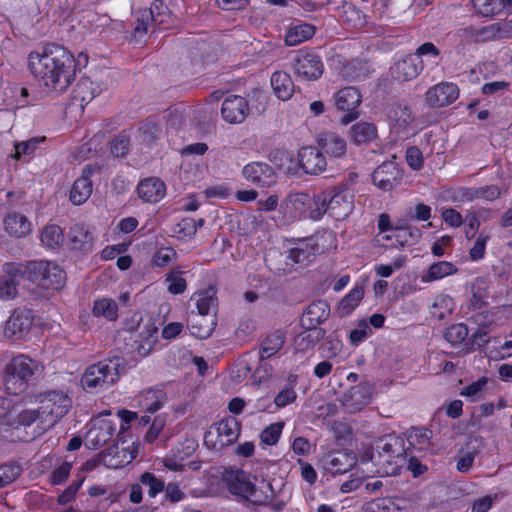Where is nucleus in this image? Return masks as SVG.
<instances>
[{
    "mask_svg": "<svg viewBox=\"0 0 512 512\" xmlns=\"http://www.w3.org/2000/svg\"><path fill=\"white\" fill-rule=\"evenodd\" d=\"M460 198H466L467 200H472L475 198H483L485 200L492 201L496 199L500 195V190L497 186H485L476 189H459L457 191Z\"/></svg>",
    "mask_w": 512,
    "mask_h": 512,
    "instance_id": "09e8293b",
    "label": "nucleus"
},
{
    "mask_svg": "<svg viewBox=\"0 0 512 512\" xmlns=\"http://www.w3.org/2000/svg\"><path fill=\"white\" fill-rule=\"evenodd\" d=\"M7 278L0 281V298L3 300L13 299L17 294V285L19 280H25V277L19 275L13 277L8 275L5 271Z\"/></svg>",
    "mask_w": 512,
    "mask_h": 512,
    "instance_id": "13d9d810",
    "label": "nucleus"
},
{
    "mask_svg": "<svg viewBox=\"0 0 512 512\" xmlns=\"http://www.w3.org/2000/svg\"><path fill=\"white\" fill-rule=\"evenodd\" d=\"M42 428L53 426L71 407V399L62 392H50L40 401Z\"/></svg>",
    "mask_w": 512,
    "mask_h": 512,
    "instance_id": "9d476101",
    "label": "nucleus"
},
{
    "mask_svg": "<svg viewBox=\"0 0 512 512\" xmlns=\"http://www.w3.org/2000/svg\"><path fill=\"white\" fill-rule=\"evenodd\" d=\"M3 271L13 277H25V280L46 289H59L66 280L64 270L56 262L49 260L29 261L26 264L5 263Z\"/></svg>",
    "mask_w": 512,
    "mask_h": 512,
    "instance_id": "f03ea898",
    "label": "nucleus"
},
{
    "mask_svg": "<svg viewBox=\"0 0 512 512\" xmlns=\"http://www.w3.org/2000/svg\"><path fill=\"white\" fill-rule=\"evenodd\" d=\"M273 162L281 172L289 177H299L302 174L299 152L295 157L288 151H278L273 156Z\"/></svg>",
    "mask_w": 512,
    "mask_h": 512,
    "instance_id": "c85d7f7f",
    "label": "nucleus"
},
{
    "mask_svg": "<svg viewBox=\"0 0 512 512\" xmlns=\"http://www.w3.org/2000/svg\"><path fill=\"white\" fill-rule=\"evenodd\" d=\"M139 445L136 441L120 440L101 454V463L110 469H119L136 458Z\"/></svg>",
    "mask_w": 512,
    "mask_h": 512,
    "instance_id": "9b49d317",
    "label": "nucleus"
},
{
    "mask_svg": "<svg viewBox=\"0 0 512 512\" xmlns=\"http://www.w3.org/2000/svg\"><path fill=\"white\" fill-rule=\"evenodd\" d=\"M243 177L260 187H269L275 182L273 168L264 162H251L242 169Z\"/></svg>",
    "mask_w": 512,
    "mask_h": 512,
    "instance_id": "6ab92c4d",
    "label": "nucleus"
},
{
    "mask_svg": "<svg viewBox=\"0 0 512 512\" xmlns=\"http://www.w3.org/2000/svg\"><path fill=\"white\" fill-rule=\"evenodd\" d=\"M136 193L143 202L157 203L164 198L166 185L158 177H148L138 183Z\"/></svg>",
    "mask_w": 512,
    "mask_h": 512,
    "instance_id": "412c9836",
    "label": "nucleus"
},
{
    "mask_svg": "<svg viewBox=\"0 0 512 512\" xmlns=\"http://www.w3.org/2000/svg\"><path fill=\"white\" fill-rule=\"evenodd\" d=\"M44 140L45 137H33L26 141H16L13 145V151L9 157L15 161H19L26 157H32Z\"/></svg>",
    "mask_w": 512,
    "mask_h": 512,
    "instance_id": "ea45409f",
    "label": "nucleus"
},
{
    "mask_svg": "<svg viewBox=\"0 0 512 512\" xmlns=\"http://www.w3.org/2000/svg\"><path fill=\"white\" fill-rule=\"evenodd\" d=\"M110 415V411H104L91 421L85 437L88 447L96 449L112 438L116 431V423L109 418Z\"/></svg>",
    "mask_w": 512,
    "mask_h": 512,
    "instance_id": "4468645a",
    "label": "nucleus"
},
{
    "mask_svg": "<svg viewBox=\"0 0 512 512\" xmlns=\"http://www.w3.org/2000/svg\"><path fill=\"white\" fill-rule=\"evenodd\" d=\"M317 237L299 239L289 251V257L296 263L310 261L311 257L320 252Z\"/></svg>",
    "mask_w": 512,
    "mask_h": 512,
    "instance_id": "a878e982",
    "label": "nucleus"
},
{
    "mask_svg": "<svg viewBox=\"0 0 512 512\" xmlns=\"http://www.w3.org/2000/svg\"><path fill=\"white\" fill-rule=\"evenodd\" d=\"M315 34V27L308 23H297L292 25L285 36V43L288 46H296L309 40Z\"/></svg>",
    "mask_w": 512,
    "mask_h": 512,
    "instance_id": "4c0bfd02",
    "label": "nucleus"
},
{
    "mask_svg": "<svg viewBox=\"0 0 512 512\" xmlns=\"http://www.w3.org/2000/svg\"><path fill=\"white\" fill-rule=\"evenodd\" d=\"M472 293V305L475 307H481L487 303L489 298V283L484 278H477L471 285Z\"/></svg>",
    "mask_w": 512,
    "mask_h": 512,
    "instance_id": "5fc2aeb1",
    "label": "nucleus"
},
{
    "mask_svg": "<svg viewBox=\"0 0 512 512\" xmlns=\"http://www.w3.org/2000/svg\"><path fill=\"white\" fill-rule=\"evenodd\" d=\"M158 328L150 319L145 324L144 330L141 332V343L139 345V353L143 356L148 355L157 343Z\"/></svg>",
    "mask_w": 512,
    "mask_h": 512,
    "instance_id": "de8ad7c7",
    "label": "nucleus"
},
{
    "mask_svg": "<svg viewBox=\"0 0 512 512\" xmlns=\"http://www.w3.org/2000/svg\"><path fill=\"white\" fill-rule=\"evenodd\" d=\"M341 18L345 23L357 28L364 26L367 22L365 14L352 4L343 6Z\"/></svg>",
    "mask_w": 512,
    "mask_h": 512,
    "instance_id": "4d7b16f0",
    "label": "nucleus"
},
{
    "mask_svg": "<svg viewBox=\"0 0 512 512\" xmlns=\"http://www.w3.org/2000/svg\"><path fill=\"white\" fill-rule=\"evenodd\" d=\"M297 382L296 375H290L288 378V384L284 386L274 397V404L277 408H284L292 403H294L297 399V393L295 390V385Z\"/></svg>",
    "mask_w": 512,
    "mask_h": 512,
    "instance_id": "a18cd8bd",
    "label": "nucleus"
},
{
    "mask_svg": "<svg viewBox=\"0 0 512 512\" xmlns=\"http://www.w3.org/2000/svg\"><path fill=\"white\" fill-rule=\"evenodd\" d=\"M215 326V317L202 314H192L189 319L188 328L190 333L197 338L209 337Z\"/></svg>",
    "mask_w": 512,
    "mask_h": 512,
    "instance_id": "473e14b6",
    "label": "nucleus"
},
{
    "mask_svg": "<svg viewBox=\"0 0 512 512\" xmlns=\"http://www.w3.org/2000/svg\"><path fill=\"white\" fill-rule=\"evenodd\" d=\"M329 315L328 305L323 301L310 304L304 314V321L310 326H316L324 321Z\"/></svg>",
    "mask_w": 512,
    "mask_h": 512,
    "instance_id": "3c124183",
    "label": "nucleus"
},
{
    "mask_svg": "<svg viewBox=\"0 0 512 512\" xmlns=\"http://www.w3.org/2000/svg\"><path fill=\"white\" fill-rule=\"evenodd\" d=\"M239 435L240 423L235 417L228 416L209 428L204 436V444L210 449L218 450L233 444Z\"/></svg>",
    "mask_w": 512,
    "mask_h": 512,
    "instance_id": "6e6552de",
    "label": "nucleus"
},
{
    "mask_svg": "<svg viewBox=\"0 0 512 512\" xmlns=\"http://www.w3.org/2000/svg\"><path fill=\"white\" fill-rule=\"evenodd\" d=\"M124 369V361L120 358L100 361L86 368L81 385L88 391L107 389L119 379Z\"/></svg>",
    "mask_w": 512,
    "mask_h": 512,
    "instance_id": "39448f33",
    "label": "nucleus"
},
{
    "mask_svg": "<svg viewBox=\"0 0 512 512\" xmlns=\"http://www.w3.org/2000/svg\"><path fill=\"white\" fill-rule=\"evenodd\" d=\"M27 66L39 85L52 96L65 93L76 78L74 56L59 45L50 44L30 52Z\"/></svg>",
    "mask_w": 512,
    "mask_h": 512,
    "instance_id": "f257e3e1",
    "label": "nucleus"
},
{
    "mask_svg": "<svg viewBox=\"0 0 512 512\" xmlns=\"http://www.w3.org/2000/svg\"><path fill=\"white\" fill-rule=\"evenodd\" d=\"M372 386L369 383H360L347 390L342 398V404L349 412L362 410L371 399Z\"/></svg>",
    "mask_w": 512,
    "mask_h": 512,
    "instance_id": "a211bd4d",
    "label": "nucleus"
},
{
    "mask_svg": "<svg viewBox=\"0 0 512 512\" xmlns=\"http://www.w3.org/2000/svg\"><path fill=\"white\" fill-rule=\"evenodd\" d=\"M458 272L455 264L449 261H438L432 263L427 271L421 276L422 283H431L442 280L447 276L454 275Z\"/></svg>",
    "mask_w": 512,
    "mask_h": 512,
    "instance_id": "72a5a7b5",
    "label": "nucleus"
},
{
    "mask_svg": "<svg viewBox=\"0 0 512 512\" xmlns=\"http://www.w3.org/2000/svg\"><path fill=\"white\" fill-rule=\"evenodd\" d=\"M249 113L247 100L239 95H230L225 98L221 106L222 118L230 124L242 123Z\"/></svg>",
    "mask_w": 512,
    "mask_h": 512,
    "instance_id": "dca6fc26",
    "label": "nucleus"
},
{
    "mask_svg": "<svg viewBox=\"0 0 512 512\" xmlns=\"http://www.w3.org/2000/svg\"><path fill=\"white\" fill-rule=\"evenodd\" d=\"M455 309L454 299L447 294L436 295L430 305V315L438 320L445 319Z\"/></svg>",
    "mask_w": 512,
    "mask_h": 512,
    "instance_id": "58836bf2",
    "label": "nucleus"
},
{
    "mask_svg": "<svg viewBox=\"0 0 512 512\" xmlns=\"http://www.w3.org/2000/svg\"><path fill=\"white\" fill-rule=\"evenodd\" d=\"M293 71L297 78L314 81L321 77L324 64L319 55L307 50H299L293 59Z\"/></svg>",
    "mask_w": 512,
    "mask_h": 512,
    "instance_id": "ddd939ff",
    "label": "nucleus"
},
{
    "mask_svg": "<svg viewBox=\"0 0 512 512\" xmlns=\"http://www.w3.org/2000/svg\"><path fill=\"white\" fill-rule=\"evenodd\" d=\"M422 69V60L418 56L408 55L394 64L392 74L398 80L409 81L417 77Z\"/></svg>",
    "mask_w": 512,
    "mask_h": 512,
    "instance_id": "393cba45",
    "label": "nucleus"
},
{
    "mask_svg": "<svg viewBox=\"0 0 512 512\" xmlns=\"http://www.w3.org/2000/svg\"><path fill=\"white\" fill-rule=\"evenodd\" d=\"M40 240L44 247L56 249L64 242V232L60 226L49 224L41 230Z\"/></svg>",
    "mask_w": 512,
    "mask_h": 512,
    "instance_id": "79ce46f5",
    "label": "nucleus"
},
{
    "mask_svg": "<svg viewBox=\"0 0 512 512\" xmlns=\"http://www.w3.org/2000/svg\"><path fill=\"white\" fill-rule=\"evenodd\" d=\"M398 174L394 163H384L373 172L372 180L379 189L389 191L395 187Z\"/></svg>",
    "mask_w": 512,
    "mask_h": 512,
    "instance_id": "c756f323",
    "label": "nucleus"
},
{
    "mask_svg": "<svg viewBox=\"0 0 512 512\" xmlns=\"http://www.w3.org/2000/svg\"><path fill=\"white\" fill-rule=\"evenodd\" d=\"M371 334V329L367 321H360L356 328L351 330L349 339L352 345H359Z\"/></svg>",
    "mask_w": 512,
    "mask_h": 512,
    "instance_id": "774afa93",
    "label": "nucleus"
},
{
    "mask_svg": "<svg viewBox=\"0 0 512 512\" xmlns=\"http://www.w3.org/2000/svg\"><path fill=\"white\" fill-rule=\"evenodd\" d=\"M333 98L337 109L347 112L342 118L343 123L348 124L358 117L356 109L361 103V95L356 88H342L334 94Z\"/></svg>",
    "mask_w": 512,
    "mask_h": 512,
    "instance_id": "2eb2a0df",
    "label": "nucleus"
},
{
    "mask_svg": "<svg viewBox=\"0 0 512 512\" xmlns=\"http://www.w3.org/2000/svg\"><path fill=\"white\" fill-rule=\"evenodd\" d=\"M314 198L305 192H291L280 203L279 212L285 223L311 218Z\"/></svg>",
    "mask_w": 512,
    "mask_h": 512,
    "instance_id": "1a4fd4ad",
    "label": "nucleus"
},
{
    "mask_svg": "<svg viewBox=\"0 0 512 512\" xmlns=\"http://www.w3.org/2000/svg\"><path fill=\"white\" fill-rule=\"evenodd\" d=\"M488 378L481 377L462 388L460 395L466 397L471 402L479 401L485 395Z\"/></svg>",
    "mask_w": 512,
    "mask_h": 512,
    "instance_id": "6e6d98bb",
    "label": "nucleus"
},
{
    "mask_svg": "<svg viewBox=\"0 0 512 512\" xmlns=\"http://www.w3.org/2000/svg\"><path fill=\"white\" fill-rule=\"evenodd\" d=\"M379 457L383 472L396 474L406 458L404 439L400 436H389L381 447Z\"/></svg>",
    "mask_w": 512,
    "mask_h": 512,
    "instance_id": "f8f14e48",
    "label": "nucleus"
},
{
    "mask_svg": "<svg viewBox=\"0 0 512 512\" xmlns=\"http://www.w3.org/2000/svg\"><path fill=\"white\" fill-rule=\"evenodd\" d=\"M364 296V284L356 283L354 287L346 294L338 304V313L341 316L351 314L359 305Z\"/></svg>",
    "mask_w": 512,
    "mask_h": 512,
    "instance_id": "e433bc0d",
    "label": "nucleus"
},
{
    "mask_svg": "<svg viewBox=\"0 0 512 512\" xmlns=\"http://www.w3.org/2000/svg\"><path fill=\"white\" fill-rule=\"evenodd\" d=\"M166 400L167 397L163 390L151 388L141 391L137 396H135L133 402L134 407L153 413L162 408Z\"/></svg>",
    "mask_w": 512,
    "mask_h": 512,
    "instance_id": "b1692460",
    "label": "nucleus"
},
{
    "mask_svg": "<svg viewBox=\"0 0 512 512\" xmlns=\"http://www.w3.org/2000/svg\"><path fill=\"white\" fill-rule=\"evenodd\" d=\"M468 334L469 330L465 324L456 323L446 329L444 337L452 345H458L468 337Z\"/></svg>",
    "mask_w": 512,
    "mask_h": 512,
    "instance_id": "bf43d9fd",
    "label": "nucleus"
},
{
    "mask_svg": "<svg viewBox=\"0 0 512 512\" xmlns=\"http://www.w3.org/2000/svg\"><path fill=\"white\" fill-rule=\"evenodd\" d=\"M284 337L281 332H275L268 335L262 342L260 349V358L265 360L275 355L283 346Z\"/></svg>",
    "mask_w": 512,
    "mask_h": 512,
    "instance_id": "8fccbe9b",
    "label": "nucleus"
},
{
    "mask_svg": "<svg viewBox=\"0 0 512 512\" xmlns=\"http://www.w3.org/2000/svg\"><path fill=\"white\" fill-rule=\"evenodd\" d=\"M37 364L30 358L19 355L14 357L5 367L3 386L12 395H19L27 388Z\"/></svg>",
    "mask_w": 512,
    "mask_h": 512,
    "instance_id": "423d86ee",
    "label": "nucleus"
},
{
    "mask_svg": "<svg viewBox=\"0 0 512 512\" xmlns=\"http://www.w3.org/2000/svg\"><path fill=\"white\" fill-rule=\"evenodd\" d=\"M92 314L97 318L103 317L106 320L114 321L118 317V305L110 298L98 299L93 304Z\"/></svg>",
    "mask_w": 512,
    "mask_h": 512,
    "instance_id": "c03bdc74",
    "label": "nucleus"
},
{
    "mask_svg": "<svg viewBox=\"0 0 512 512\" xmlns=\"http://www.w3.org/2000/svg\"><path fill=\"white\" fill-rule=\"evenodd\" d=\"M223 481L230 493L254 504H265L273 497L270 482L265 479L252 477L240 469L225 471Z\"/></svg>",
    "mask_w": 512,
    "mask_h": 512,
    "instance_id": "7ed1b4c3",
    "label": "nucleus"
},
{
    "mask_svg": "<svg viewBox=\"0 0 512 512\" xmlns=\"http://www.w3.org/2000/svg\"><path fill=\"white\" fill-rule=\"evenodd\" d=\"M302 173L319 175L325 171L327 162L323 153L313 146H304L298 150Z\"/></svg>",
    "mask_w": 512,
    "mask_h": 512,
    "instance_id": "aec40b11",
    "label": "nucleus"
},
{
    "mask_svg": "<svg viewBox=\"0 0 512 512\" xmlns=\"http://www.w3.org/2000/svg\"><path fill=\"white\" fill-rule=\"evenodd\" d=\"M165 281L168 291L173 295L181 294L186 289V280L182 277L180 270H173L168 273Z\"/></svg>",
    "mask_w": 512,
    "mask_h": 512,
    "instance_id": "052dcab7",
    "label": "nucleus"
},
{
    "mask_svg": "<svg viewBox=\"0 0 512 512\" xmlns=\"http://www.w3.org/2000/svg\"><path fill=\"white\" fill-rule=\"evenodd\" d=\"M354 198L353 190L346 185L323 191L314 197L311 219L319 220L327 213L335 220H343L353 212Z\"/></svg>",
    "mask_w": 512,
    "mask_h": 512,
    "instance_id": "20e7f679",
    "label": "nucleus"
},
{
    "mask_svg": "<svg viewBox=\"0 0 512 512\" xmlns=\"http://www.w3.org/2000/svg\"><path fill=\"white\" fill-rule=\"evenodd\" d=\"M140 482L149 488L148 494L150 497H155L165 488L164 481L149 472H145L140 476Z\"/></svg>",
    "mask_w": 512,
    "mask_h": 512,
    "instance_id": "e2e57ef3",
    "label": "nucleus"
},
{
    "mask_svg": "<svg viewBox=\"0 0 512 512\" xmlns=\"http://www.w3.org/2000/svg\"><path fill=\"white\" fill-rule=\"evenodd\" d=\"M475 11L482 16H492L512 5V0H472Z\"/></svg>",
    "mask_w": 512,
    "mask_h": 512,
    "instance_id": "37998d69",
    "label": "nucleus"
},
{
    "mask_svg": "<svg viewBox=\"0 0 512 512\" xmlns=\"http://www.w3.org/2000/svg\"><path fill=\"white\" fill-rule=\"evenodd\" d=\"M101 93L100 86L89 78H83L77 85L76 98L82 103H89Z\"/></svg>",
    "mask_w": 512,
    "mask_h": 512,
    "instance_id": "603ef678",
    "label": "nucleus"
},
{
    "mask_svg": "<svg viewBox=\"0 0 512 512\" xmlns=\"http://www.w3.org/2000/svg\"><path fill=\"white\" fill-rule=\"evenodd\" d=\"M135 27H134V37L138 40H141L152 26L153 23L162 24L163 19H159L155 17L154 10L152 7L140 8L139 10H135Z\"/></svg>",
    "mask_w": 512,
    "mask_h": 512,
    "instance_id": "7c9ffc66",
    "label": "nucleus"
},
{
    "mask_svg": "<svg viewBox=\"0 0 512 512\" xmlns=\"http://www.w3.org/2000/svg\"><path fill=\"white\" fill-rule=\"evenodd\" d=\"M93 168L86 166L82 170V175L72 185L70 190V200L74 205L85 203L92 193V181L90 176L93 174Z\"/></svg>",
    "mask_w": 512,
    "mask_h": 512,
    "instance_id": "5701e85b",
    "label": "nucleus"
},
{
    "mask_svg": "<svg viewBox=\"0 0 512 512\" xmlns=\"http://www.w3.org/2000/svg\"><path fill=\"white\" fill-rule=\"evenodd\" d=\"M3 229L10 237L20 239L31 233L32 224L24 214L10 212L3 219Z\"/></svg>",
    "mask_w": 512,
    "mask_h": 512,
    "instance_id": "4be33fe9",
    "label": "nucleus"
},
{
    "mask_svg": "<svg viewBox=\"0 0 512 512\" xmlns=\"http://www.w3.org/2000/svg\"><path fill=\"white\" fill-rule=\"evenodd\" d=\"M216 306V299L209 292L199 293L196 300V307L198 310V314L206 315V316H214L211 314L213 309Z\"/></svg>",
    "mask_w": 512,
    "mask_h": 512,
    "instance_id": "0e129e2a",
    "label": "nucleus"
},
{
    "mask_svg": "<svg viewBox=\"0 0 512 512\" xmlns=\"http://www.w3.org/2000/svg\"><path fill=\"white\" fill-rule=\"evenodd\" d=\"M318 145L328 155L340 158L346 153V142L335 133H325L318 139Z\"/></svg>",
    "mask_w": 512,
    "mask_h": 512,
    "instance_id": "c9c22d12",
    "label": "nucleus"
},
{
    "mask_svg": "<svg viewBox=\"0 0 512 512\" xmlns=\"http://www.w3.org/2000/svg\"><path fill=\"white\" fill-rule=\"evenodd\" d=\"M270 85L274 96L281 101L289 100L294 94V83L285 71H275L271 75Z\"/></svg>",
    "mask_w": 512,
    "mask_h": 512,
    "instance_id": "cd10ccee",
    "label": "nucleus"
},
{
    "mask_svg": "<svg viewBox=\"0 0 512 512\" xmlns=\"http://www.w3.org/2000/svg\"><path fill=\"white\" fill-rule=\"evenodd\" d=\"M356 463L353 453L339 451L329 454L324 460V467L332 474H343L349 471Z\"/></svg>",
    "mask_w": 512,
    "mask_h": 512,
    "instance_id": "bb28decb",
    "label": "nucleus"
},
{
    "mask_svg": "<svg viewBox=\"0 0 512 512\" xmlns=\"http://www.w3.org/2000/svg\"><path fill=\"white\" fill-rule=\"evenodd\" d=\"M351 137L357 144H365L372 141L377 134L374 124L369 122H359L351 127Z\"/></svg>",
    "mask_w": 512,
    "mask_h": 512,
    "instance_id": "49530a36",
    "label": "nucleus"
},
{
    "mask_svg": "<svg viewBox=\"0 0 512 512\" xmlns=\"http://www.w3.org/2000/svg\"><path fill=\"white\" fill-rule=\"evenodd\" d=\"M177 259L176 251L171 247H163L156 251L153 263L157 267H165Z\"/></svg>",
    "mask_w": 512,
    "mask_h": 512,
    "instance_id": "69168bd1",
    "label": "nucleus"
},
{
    "mask_svg": "<svg viewBox=\"0 0 512 512\" xmlns=\"http://www.w3.org/2000/svg\"><path fill=\"white\" fill-rule=\"evenodd\" d=\"M68 239L72 249L90 251L93 246V236L83 224H75L70 228Z\"/></svg>",
    "mask_w": 512,
    "mask_h": 512,
    "instance_id": "2f4dec72",
    "label": "nucleus"
},
{
    "mask_svg": "<svg viewBox=\"0 0 512 512\" xmlns=\"http://www.w3.org/2000/svg\"><path fill=\"white\" fill-rule=\"evenodd\" d=\"M365 512H410L406 506L392 498H376L364 504Z\"/></svg>",
    "mask_w": 512,
    "mask_h": 512,
    "instance_id": "a19ab883",
    "label": "nucleus"
},
{
    "mask_svg": "<svg viewBox=\"0 0 512 512\" xmlns=\"http://www.w3.org/2000/svg\"><path fill=\"white\" fill-rule=\"evenodd\" d=\"M31 326L29 317L20 313L13 314L7 321L5 332L14 336H22L28 332Z\"/></svg>",
    "mask_w": 512,
    "mask_h": 512,
    "instance_id": "864d4df0",
    "label": "nucleus"
},
{
    "mask_svg": "<svg viewBox=\"0 0 512 512\" xmlns=\"http://www.w3.org/2000/svg\"><path fill=\"white\" fill-rule=\"evenodd\" d=\"M459 95L458 87L450 82H441L425 94V102L430 107H443L454 102Z\"/></svg>",
    "mask_w": 512,
    "mask_h": 512,
    "instance_id": "f3484780",
    "label": "nucleus"
},
{
    "mask_svg": "<svg viewBox=\"0 0 512 512\" xmlns=\"http://www.w3.org/2000/svg\"><path fill=\"white\" fill-rule=\"evenodd\" d=\"M41 421L39 408H23L13 403L12 399L0 397V430L15 425L30 426L36 420Z\"/></svg>",
    "mask_w": 512,
    "mask_h": 512,
    "instance_id": "0eeeda50",
    "label": "nucleus"
},
{
    "mask_svg": "<svg viewBox=\"0 0 512 512\" xmlns=\"http://www.w3.org/2000/svg\"><path fill=\"white\" fill-rule=\"evenodd\" d=\"M391 128L396 133L405 131L413 121V116L407 106L394 105L388 112Z\"/></svg>",
    "mask_w": 512,
    "mask_h": 512,
    "instance_id": "f704fd0d",
    "label": "nucleus"
},
{
    "mask_svg": "<svg viewBox=\"0 0 512 512\" xmlns=\"http://www.w3.org/2000/svg\"><path fill=\"white\" fill-rule=\"evenodd\" d=\"M283 427V422H276L267 426L260 434L261 442L269 446L275 445L282 434Z\"/></svg>",
    "mask_w": 512,
    "mask_h": 512,
    "instance_id": "680f3d73",
    "label": "nucleus"
},
{
    "mask_svg": "<svg viewBox=\"0 0 512 512\" xmlns=\"http://www.w3.org/2000/svg\"><path fill=\"white\" fill-rule=\"evenodd\" d=\"M182 171L187 174L189 181H195L202 175V165L199 159H185L181 165Z\"/></svg>",
    "mask_w": 512,
    "mask_h": 512,
    "instance_id": "338daca9",
    "label": "nucleus"
}]
</instances>
